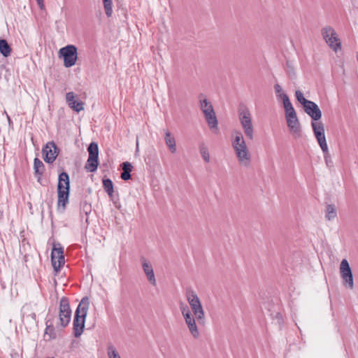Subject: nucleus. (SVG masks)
Returning a JSON list of instances; mask_svg holds the SVG:
<instances>
[{
	"instance_id": "obj_38",
	"label": "nucleus",
	"mask_w": 358,
	"mask_h": 358,
	"mask_svg": "<svg viewBox=\"0 0 358 358\" xmlns=\"http://www.w3.org/2000/svg\"><path fill=\"white\" fill-rule=\"evenodd\" d=\"M136 150H138V141L136 142Z\"/></svg>"
},
{
	"instance_id": "obj_23",
	"label": "nucleus",
	"mask_w": 358,
	"mask_h": 358,
	"mask_svg": "<svg viewBox=\"0 0 358 358\" xmlns=\"http://www.w3.org/2000/svg\"><path fill=\"white\" fill-rule=\"evenodd\" d=\"M103 185L105 191L108 193L111 199H113V184L110 179H103Z\"/></svg>"
},
{
	"instance_id": "obj_10",
	"label": "nucleus",
	"mask_w": 358,
	"mask_h": 358,
	"mask_svg": "<svg viewBox=\"0 0 358 358\" xmlns=\"http://www.w3.org/2000/svg\"><path fill=\"white\" fill-rule=\"evenodd\" d=\"M69 176L67 173L62 172L59 176L57 185L58 201H67L69 194Z\"/></svg>"
},
{
	"instance_id": "obj_3",
	"label": "nucleus",
	"mask_w": 358,
	"mask_h": 358,
	"mask_svg": "<svg viewBox=\"0 0 358 358\" xmlns=\"http://www.w3.org/2000/svg\"><path fill=\"white\" fill-rule=\"evenodd\" d=\"M90 300L88 297H84L80 302L75 313L73 320V335L75 337H80L84 330L85 317L89 309Z\"/></svg>"
},
{
	"instance_id": "obj_9",
	"label": "nucleus",
	"mask_w": 358,
	"mask_h": 358,
	"mask_svg": "<svg viewBox=\"0 0 358 358\" xmlns=\"http://www.w3.org/2000/svg\"><path fill=\"white\" fill-rule=\"evenodd\" d=\"M322 35L329 47L334 51L337 52L341 49V43L335 30L329 27H325L322 29Z\"/></svg>"
},
{
	"instance_id": "obj_4",
	"label": "nucleus",
	"mask_w": 358,
	"mask_h": 358,
	"mask_svg": "<svg viewBox=\"0 0 358 358\" xmlns=\"http://www.w3.org/2000/svg\"><path fill=\"white\" fill-rule=\"evenodd\" d=\"M199 107L203 112L208 125L210 129H217L218 122L216 117L212 103L205 97L203 94H199Z\"/></svg>"
},
{
	"instance_id": "obj_14",
	"label": "nucleus",
	"mask_w": 358,
	"mask_h": 358,
	"mask_svg": "<svg viewBox=\"0 0 358 358\" xmlns=\"http://www.w3.org/2000/svg\"><path fill=\"white\" fill-rule=\"evenodd\" d=\"M285 119L290 134L294 138H300L301 136V126L296 113L286 115Z\"/></svg>"
},
{
	"instance_id": "obj_25",
	"label": "nucleus",
	"mask_w": 358,
	"mask_h": 358,
	"mask_svg": "<svg viewBox=\"0 0 358 358\" xmlns=\"http://www.w3.org/2000/svg\"><path fill=\"white\" fill-rule=\"evenodd\" d=\"M107 355L108 358H121L115 347L112 344H109L107 347Z\"/></svg>"
},
{
	"instance_id": "obj_29",
	"label": "nucleus",
	"mask_w": 358,
	"mask_h": 358,
	"mask_svg": "<svg viewBox=\"0 0 358 358\" xmlns=\"http://www.w3.org/2000/svg\"><path fill=\"white\" fill-rule=\"evenodd\" d=\"M295 95H296V98L297 101L303 105V107H304L307 104H309V102L310 101L306 99L303 96V94L301 91H299V90L296 91Z\"/></svg>"
},
{
	"instance_id": "obj_8",
	"label": "nucleus",
	"mask_w": 358,
	"mask_h": 358,
	"mask_svg": "<svg viewBox=\"0 0 358 358\" xmlns=\"http://www.w3.org/2000/svg\"><path fill=\"white\" fill-rule=\"evenodd\" d=\"M89 157L85 169L89 172H94L99 166V148L96 143L92 142L87 148Z\"/></svg>"
},
{
	"instance_id": "obj_17",
	"label": "nucleus",
	"mask_w": 358,
	"mask_h": 358,
	"mask_svg": "<svg viewBox=\"0 0 358 358\" xmlns=\"http://www.w3.org/2000/svg\"><path fill=\"white\" fill-rule=\"evenodd\" d=\"M141 261L142 264L143 270L148 278V280L152 285L155 286L157 284V281L155 276L152 266L145 258H141Z\"/></svg>"
},
{
	"instance_id": "obj_7",
	"label": "nucleus",
	"mask_w": 358,
	"mask_h": 358,
	"mask_svg": "<svg viewBox=\"0 0 358 358\" xmlns=\"http://www.w3.org/2000/svg\"><path fill=\"white\" fill-rule=\"evenodd\" d=\"M59 55L64 59V66L66 68L71 67L77 61V48L73 45H68L59 50Z\"/></svg>"
},
{
	"instance_id": "obj_13",
	"label": "nucleus",
	"mask_w": 358,
	"mask_h": 358,
	"mask_svg": "<svg viewBox=\"0 0 358 358\" xmlns=\"http://www.w3.org/2000/svg\"><path fill=\"white\" fill-rule=\"evenodd\" d=\"M59 318L62 327H66L71 321V310L67 298L63 297L60 300Z\"/></svg>"
},
{
	"instance_id": "obj_26",
	"label": "nucleus",
	"mask_w": 358,
	"mask_h": 358,
	"mask_svg": "<svg viewBox=\"0 0 358 358\" xmlns=\"http://www.w3.org/2000/svg\"><path fill=\"white\" fill-rule=\"evenodd\" d=\"M45 337L48 338V339H52L56 337V334L55 331V328L52 325H47L45 330Z\"/></svg>"
},
{
	"instance_id": "obj_2",
	"label": "nucleus",
	"mask_w": 358,
	"mask_h": 358,
	"mask_svg": "<svg viewBox=\"0 0 358 358\" xmlns=\"http://www.w3.org/2000/svg\"><path fill=\"white\" fill-rule=\"evenodd\" d=\"M231 145L239 166L244 168L250 167L252 163V155L241 131L234 132Z\"/></svg>"
},
{
	"instance_id": "obj_36",
	"label": "nucleus",
	"mask_w": 358,
	"mask_h": 358,
	"mask_svg": "<svg viewBox=\"0 0 358 358\" xmlns=\"http://www.w3.org/2000/svg\"><path fill=\"white\" fill-rule=\"evenodd\" d=\"M66 203H65V202L62 203V210H64V209H65Z\"/></svg>"
},
{
	"instance_id": "obj_1",
	"label": "nucleus",
	"mask_w": 358,
	"mask_h": 358,
	"mask_svg": "<svg viewBox=\"0 0 358 358\" xmlns=\"http://www.w3.org/2000/svg\"><path fill=\"white\" fill-rule=\"evenodd\" d=\"M185 297L189 306L183 301H180L179 308L189 334L194 338L198 339L200 337V331L196 322L200 324H204L205 312L195 291L190 288L187 289Z\"/></svg>"
},
{
	"instance_id": "obj_40",
	"label": "nucleus",
	"mask_w": 358,
	"mask_h": 358,
	"mask_svg": "<svg viewBox=\"0 0 358 358\" xmlns=\"http://www.w3.org/2000/svg\"><path fill=\"white\" fill-rule=\"evenodd\" d=\"M60 202H58V204H59V208H60Z\"/></svg>"
},
{
	"instance_id": "obj_22",
	"label": "nucleus",
	"mask_w": 358,
	"mask_h": 358,
	"mask_svg": "<svg viewBox=\"0 0 358 358\" xmlns=\"http://www.w3.org/2000/svg\"><path fill=\"white\" fill-rule=\"evenodd\" d=\"M0 52L5 57L10 56L11 53V48L5 39H0Z\"/></svg>"
},
{
	"instance_id": "obj_41",
	"label": "nucleus",
	"mask_w": 358,
	"mask_h": 358,
	"mask_svg": "<svg viewBox=\"0 0 358 358\" xmlns=\"http://www.w3.org/2000/svg\"><path fill=\"white\" fill-rule=\"evenodd\" d=\"M48 358H53V357H48Z\"/></svg>"
},
{
	"instance_id": "obj_34",
	"label": "nucleus",
	"mask_w": 358,
	"mask_h": 358,
	"mask_svg": "<svg viewBox=\"0 0 358 358\" xmlns=\"http://www.w3.org/2000/svg\"><path fill=\"white\" fill-rule=\"evenodd\" d=\"M38 5L39 6L41 9H43L45 6L43 3V0H36Z\"/></svg>"
},
{
	"instance_id": "obj_35",
	"label": "nucleus",
	"mask_w": 358,
	"mask_h": 358,
	"mask_svg": "<svg viewBox=\"0 0 358 358\" xmlns=\"http://www.w3.org/2000/svg\"><path fill=\"white\" fill-rule=\"evenodd\" d=\"M4 113L7 116V119H8V121L9 122V124L11 123V120H10V117H9V115L7 114L6 111H4Z\"/></svg>"
},
{
	"instance_id": "obj_11",
	"label": "nucleus",
	"mask_w": 358,
	"mask_h": 358,
	"mask_svg": "<svg viewBox=\"0 0 358 358\" xmlns=\"http://www.w3.org/2000/svg\"><path fill=\"white\" fill-rule=\"evenodd\" d=\"M339 269L343 285L350 289H353L354 280L352 272L347 259H344L341 261Z\"/></svg>"
},
{
	"instance_id": "obj_6",
	"label": "nucleus",
	"mask_w": 358,
	"mask_h": 358,
	"mask_svg": "<svg viewBox=\"0 0 358 358\" xmlns=\"http://www.w3.org/2000/svg\"><path fill=\"white\" fill-rule=\"evenodd\" d=\"M238 118L248 139L254 138V127L252 122V117L250 110L247 108H243L238 110Z\"/></svg>"
},
{
	"instance_id": "obj_12",
	"label": "nucleus",
	"mask_w": 358,
	"mask_h": 358,
	"mask_svg": "<svg viewBox=\"0 0 358 358\" xmlns=\"http://www.w3.org/2000/svg\"><path fill=\"white\" fill-rule=\"evenodd\" d=\"M51 262L55 272L57 273L64 265V255L62 247L59 243L54 245L51 253Z\"/></svg>"
},
{
	"instance_id": "obj_33",
	"label": "nucleus",
	"mask_w": 358,
	"mask_h": 358,
	"mask_svg": "<svg viewBox=\"0 0 358 358\" xmlns=\"http://www.w3.org/2000/svg\"><path fill=\"white\" fill-rule=\"evenodd\" d=\"M121 178L124 180H127L131 178V174L128 172H122Z\"/></svg>"
},
{
	"instance_id": "obj_5",
	"label": "nucleus",
	"mask_w": 358,
	"mask_h": 358,
	"mask_svg": "<svg viewBox=\"0 0 358 358\" xmlns=\"http://www.w3.org/2000/svg\"><path fill=\"white\" fill-rule=\"evenodd\" d=\"M311 126L315 138L324 154L326 164L329 165V163H331V161L326 141L324 124L322 122H313Z\"/></svg>"
},
{
	"instance_id": "obj_19",
	"label": "nucleus",
	"mask_w": 358,
	"mask_h": 358,
	"mask_svg": "<svg viewBox=\"0 0 358 358\" xmlns=\"http://www.w3.org/2000/svg\"><path fill=\"white\" fill-rule=\"evenodd\" d=\"M280 98L283 102V106L285 108V115L287 114H292L296 113L292 103L289 101L288 96L286 94H280Z\"/></svg>"
},
{
	"instance_id": "obj_37",
	"label": "nucleus",
	"mask_w": 358,
	"mask_h": 358,
	"mask_svg": "<svg viewBox=\"0 0 358 358\" xmlns=\"http://www.w3.org/2000/svg\"><path fill=\"white\" fill-rule=\"evenodd\" d=\"M31 317L34 319V320H36V315H35V313H32V314L31 315Z\"/></svg>"
},
{
	"instance_id": "obj_39",
	"label": "nucleus",
	"mask_w": 358,
	"mask_h": 358,
	"mask_svg": "<svg viewBox=\"0 0 358 358\" xmlns=\"http://www.w3.org/2000/svg\"><path fill=\"white\" fill-rule=\"evenodd\" d=\"M87 206V203H85V206H84V207H83V208H84V209H85V208H86Z\"/></svg>"
},
{
	"instance_id": "obj_18",
	"label": "nucleus",
	"mask_w": 358,
	"mask_h": 358,
	"mask_svg": "<svg viewBox=\"0 0 358 358\" xmlns=\"http://www.w3.org/2000/svg\"><path fill=\"white\" fill-rule=\"evenodd\" d=\"M164 141L171 153H176L177 151L176 141L174 136L169 130H164Z\"/></svg>"
},
{
	"instance_id": "obj_30",
	"label": "nucleus",
	"mask_w": 358,
	"mask_h": 358,
	"mask_svg": "<svg viewBox=\"0 0 358 358\" xmlns=\"http://www.w3.org/2000/svg\"><path fill=\"white\" fill-rule=\"evenodd\" d=\"M121 166L122 169V172L131 173V171H132L133 166L129 162H123Z\"/></svg>"
},
{
	"instance_id": "obj_31",
	"label": "nucleus",
	"mask_w": 358,
	"mask_h": 358,
	"mask_svg": "<svg viewBox=\"0 0 358 358\" xmlns=\"http://www.w3.org/2000/svg\"><path fill=\"white\" fill-rule=\"evenodd\" d=\"M66 102L68 103V104L69 105L70 104V102H73L75 101V94L73 92H68L66 93Z\"/></svg>"
},
{
	"instance_id": "obj_24",
	"label": "nucleus",
	"mask_w": 358,
	"mask_h": 358,
	"mask_svg": "<svg viewBox=\"0 0 358 358\" xmlns=\"http://www.w3.org/2000/svg\"><path fill=\"white\" fill-rule=\"evenodd\" d=\"M199 148L202 158L206 163H208L210 162V155L208 147L204 143H201Z\"/></svg>"
},
{
	"instance_id": "obj_21",
	"label": "nucleus",
	"mask_w": 358,
	"mask_h": 358,
	"mask_svg": "<svg viewBox=\"0 0 358 358\" xmlns=\"http://www.w3.org/2000/svg\"><path fill=\"white\" fill-rule=\"evenodd\" d=\"M34 169L35 175L38 177V178L39 180L44 172L45 166H44L43 163L42 162V161L40 160L38 158L34 159Z\"/></svg>"
},
{
	"instance_id": "obj_16",
	"label": "nucleus",
	"mask_w": 358,
	"mask_h": 358,
	"mask_svg": "<svg viewBox=\"0 0 358 358\" xmlns=\"http://www.w3.org/2000/svg\"><path fill=\"white\" fill-rule=\"evenodd\" d=\"M304 111L314 120L317 122L322 117V111L318 106L313 101H310L309 104L303 107Z\"/></svg>"
},
{
	"instance_id": "obj_32",
	"label": "nucleus",
	"mask_w": 358,
	"mask_h": 358,
	"mask_svg": "<svg viewBox=\"0 0 358 358\" xmlns=\"http://www.w3.org/2000/svg\"><path fill=\"white\" fill-rule=\"evenodd\" d=\"M274 90H275V92L276 94V96L280 98V94H283L282 93V89L281 86L279 84H275L274 85Z\"/></svg>"
},
{
	"instance_id": "obj_20",
	"label": "nucleus",
	"mask_w": 358,
	"mask_h": 358,
	"mask_svg": "<svg viewBox=\"0 0 358 358\" xmlns=\"http://www.w3.org/2000/svg\"><path fill=\"white\" fill-rule=\"evenodd\" d=\"M337 216V207L334 204H328L325 210V217L328 220H334Z\"/></svg>"
},
{
	"instance_id": "obj_27",
	"label": "nucleus",
	"mask_w": 358,
	"mask_h": 358,
	"mask_svg": "<svg viewBox=\"0 0 358 358\" xmlns=\"http://www.w3.org/2000/svg\"><path fill=\"white\" fill-rule=\"evenodd\" d=\"M69 106L70 108H71L73 110L76 112H80L84 110V103L83 101H78L77 100H75V101L73 102H70V104Z\"/></svg>"
},
{
	"instance_id": "obj_28",
	"label": "nucleus",
	"mask_w": 358,
	"mask_h": 358,
	"mask_svg": "<svg viewBox=\"0 0 358 358\" xmlns=\"http://www.w3.org/2000/svg\"><path fill=\"white\" fill-rule=\"evenodd\" d=\"M106 15L110 17L113 13L112 0H103Z\"/></svg>"
},
{
	"instance_id": "obj_15",
	"label": "nucleus",
	"mask_w": 358,
	"mask_h": 358,
	"mask_svg": "<svg viewBox=\"0 0 358 358\" xmlns=\"http://www.w3.org/2000/svg\"><path fill=\"white\" fill-rule=\"evenodd\" d=\"M42 152L45 162L51 164L56 159L59 151L56 144L53 141H50L46 143L42 150Z\"/></svg>"
}]
</instances>
